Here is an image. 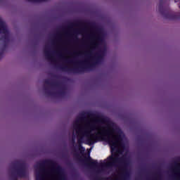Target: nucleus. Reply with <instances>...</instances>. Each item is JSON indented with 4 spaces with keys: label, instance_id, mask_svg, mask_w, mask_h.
<instances>
[{
    "label": "nucleus",
    "instance_id": "1",
    "mask_svg": "<svg viewBox=\"0 0 180 180\" xmlns=\"http://www.w3.org/2000/svg\"><path fill=\"white\" fill-rule=\"evenodd\" d=\"M84 32L85 33L81 32L87 44L84 50L86 57L84 64L95 65L105 56L106 43L105 42L103 32L96 27H91L90 30L86 28Z\"/></svg>",
    "mask_w": 180,
    "mask_h": 180
},
{
    "label": "nucleus",
    "instance_id": "2",
    "mask_svg": "<svg viewBox=\"0 0 180 180\" xmlns=\"http://www.w3.org/2000/svg\"><path fill=\"white\" fill-rule=\"evenodd\" d=\"M37 180H67V176L60 167L55 164L51 165L49 167L39 164L36 167Z\"/></svg>",
    "mask_w": 180,
    "mask_h": 180
},
{
    "label": "nucleus",
    "instance_id": "3",
    "mask_svg": "<svg viewBox=\"0 0 180 180\" xmlns=\"http://www.w3.org/2000/svg\"><path fill=\"white\" fill-rule=\"evenodd\" d=\"M68 41L63 40V37L60 38V48L63 52L61 57L63 61L66 63L67 68H72L73 65H78V63L72 61V58L75 57L77 52L72 53L68 51Z\"/></svg>",
    "mask_w": 180,
    "mask_h": 180
},
{
    "label": "nucleus",
    "instance_id": "4",
    "mask_svg": "<svg viewBox=\"0 0 180 180\" xmlns=\"http://www.w3.org/2000/svg\"><path fill=\"white\" fill-rule=\"evenodd\" d=\"M9 37V32H8V28L6 27V24L5 22L0 21V39L1 40H8Z\"/></svg>",
    "mask_w": 180,
    "mask_h": 180
},
{
    "label": "nucleus",
    "instance_id": "5",
    "mask_svg": "<svg viewBox=\"0 0 180 180\" xmlns=\"http://www.w3.org/2000/svg\"><path fill=\"white\" fill-rule=\"evenodd\" d=\"M172 172L176 179L180 180V163H176L172 169Z\"/></svg>",
    "mask_w": 180,
    "mask_h": 180
},
{
    "label": "nucleus",
    "instance_id": "6",
    "mask_svg": "<svg viewBox=\"0 0 180 180\" xmlns=\"http://www.w3.org/2000/svg\"><path fill=\"white\" fill-rule=\"evenodd\" d=\"M85 161L89 165H91L92 167L96 166V164H98V162L96 160H92L91 158H88L85 159Z\"/></svg>",
    "mask_w": 180,
    "mask_h": 180
},
{
    "label": "nucleus",
    "instance_id": "7",
    "mask_svg": "<svg viewBox=\"0 0 180 180\" xmlns=\"http://www.w3.org/2000/svg\"><path fill=\"white\" fill-rule=\"evenodd\" d=\"M45 56L48 60L53 59V54H51V51L45 50Z\"/></svg>",
    "mask_w": 180,
    "mask_h": 180
},
{
    "label": "nucleus",
    "instance_id": "8",
    "mask_svg": "<svg viewBox=\"0 0 180 180\" xmlns=\"http://www.w3.org/2000/svg\"><path fill=\"white\" fill-rule=\"evenodd\" d=\"M25 171L24 170H19L18 172V176H24Z\"/></svg>",
    "mask_w": 180,
    "mask_h": 180
}]
</instances>
